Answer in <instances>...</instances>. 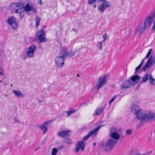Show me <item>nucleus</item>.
Masks as SVG:
<instances>
[{
	"instance_id": "1",
	"label": "nucleus",
	"mask_w": 155,
	"mask_h": 155,
	"mask_svg": "<svg viewBox=\"0 0 155 155\" xmlns=\"http://www.w3.org/2000/svg\"><path fill=\"white\" fill-rule=\"evenodd\" d=\"M131 110L135 114L138 119L142 121H149L155 120V114L151 111L142 113L140 108L135 104H133L131 107Z\"/></svg>"
},
{
	"instance_id": "2",
	"label": "nucleus",
	"mask_w": 155,
	"mask_h": 155,
	"mask_svg": "<svg viewBox=\"0 0 155 155\" xmlns=\"http://www.w3.org/2000/svg\"><path fill=\"white\" fill-rule=\"evenodd\" d=\"M117 140L112 139H109L106 143L102 142L101 145L102 147H106V150L107 151H110L114 147L115 145L117 143Z\"/></svg>"
},
{
	"instance_id": "3",
	"label": "nucleus",
	"mask_w": 155,
	"mask_h": 155,
	"mask_svg": "<svg viewBox=\"0 0 155 155\" xmlns=\"http://www.w3.org/2000/svg\"><path fill=\"white\" fill-rule=\"evenodd\" d=\"M7 22L10 25L12 29L14 30L17 29L18 23L14 16H12L10 18H8L7 20Z\"/></svg>"
},
{
	"instance_id": "4",
	"label": "nucleus",
	"mask_w": 155,
	"mask_h": 155,
	"mask_svg": "<svg viewBox=\"0 0 155 155\" xmlns=\"http://www.w3.org/2000/svg\"><path fill=\"white\" fill-rule=\"evenodd\" d=\"M107 77V75H105L99 78L97 81L98 84L95 87L97 90H99L103 85L106 84Z\"/></svg>"
},
{
	"instance_id": "5",
	"label": "nucleus",
	"mask_w": 155,
	"mask_h": 155,
	"mask_svg": "<svg viewBox=\"0 0 155 155\" xmlns=\"http://www.w3.org/2000/svg\"><path fill=\"white\" fill-rule=\"evenodd\" d=\"M61 52L59 54V56L57 57L55 59V62L56 66L58 68L62 67L64 64V60L65 59V57L61 55Z\"/></svg>"
},
{
	"instance_id": "6",
	"label": "nucleus",
	"mask_w": 155,
	"mask_h": 155,
	"mask_svg": "<svg viewBox=\"0 0 155 155\" xmlns=\"http://www.w3.org/2000/svg\"><path fill=\"white\" fill-rule=\"evenodd\" d=\"M45 27L42 26V28L40 30L37 32V35L39 38V39L41 42H45L46 41V38H45V33L44 29Z\"/></svg>"
},
{
	"instance_id": "7",
	"label": "nucleus",
	"mask_w": 155,
	"mask_h": 155,
	"mask_svg": "<svg viewBox=\"0 0 155 155\" xmlns=\"http://www.w3.org/2000/svg\"><path fill=\"white\" fill-rule=\"evenodd\" d=\"M12 5L15 13H18L20 12H23L24 5L22 3L19 2H14L12 3Z\"/></svg>"
},
{
	"instance_id": "8",
	"label": "nucleus",
	"mask_w": 155,
	"mask_h": 155,
	"mask_svg": "<svg viewBox=\"0 0 155 155\" xmlns=\"http://www.w3.org/2000/svg\"><path fill=\"white\" fill-rule=\"evenodd\" d=\"M111 6V3L109 1H106L99 5L98 7V11L101 13H103L106 8Z\"/></svg>"
},
{
	"instance_id": "9",
	"label": "nucleus",
	"mask_w": 155,
	"mask_h": 155,
	"mask_svg": "<svg viewBox=\"0 0 155 155\" xmlns=\"http://www.w3.org/2000/svg\"><path fill=\"white\" fill-rule=\"evenodd\" d=\"M154 16V15L153 14L148 15L145 20L143 25L144 26L147 28L151 26Z\"/></svg>"
},
{
	"instance_id": "10",
	"label": "nucleus",
	"mask_w": 155,
	"mask_h": 155,
	"mask_svg": "<svg viewBox=\"0 0 155 155\" xmlns=\"http://www.w3.org/2000/svg\"><path fill=\"white\" fill-rule=\"evenodd\" d=\"M61 54H60L61 55H63L65 58H70L73 56L74 54V51H71L68 52L67 49L64 48H63V50H61Z\"/></svg>"
},
{
	"instance_id": "11",
	"label": "nucleus",
	"mask_w": 155,
	"mask_h": 155,
	"mask_svg": "<svg viewBox=\"0 0 155 155\" xmlns=\"http://www.w3.org/2000/svg\"><path fill=\"white\" fill-rule=\"evenodd\" d=\"M85 143L83 141H80L76 143L75 147V152L78 153L81 150L83 151L84 150Z\"/></svg>"
},
{
	"instance_id": "12",
	"label": "nucleus",
	"mask_w": 155,
	"mask_h": 155,
	"mask_svg": "<svg viewBox=\"0 0 155 155\" xmlns=\"http://www.w3.org/2000/svg\"><path fill=\"white\" fill-rule=\"evenodd\" d=\"M23 12L25 11L26 12H28L32 11L33 12L35 13L36 12L35 8L32 5H30L29 3H28L25 6L23 9Z\"/></svg>"
},
{
	"instance_id": "13",
	"label": "nucleus",
	"mask_w": 155,
	"mask_h": 155,
	"mask_svg": "<svg viewBox=\"0 0 155 155\" xmlns=\"http://www.w3.org/2000/svg\"><path fill=\"white\" fill-rule=\"evenodd\" d=\"M135 84L134 82H131V81L129 80L125 81L121 86V89L122 90H125L128 88L130 87L131 86H134Z\"/></svg>"
},
{
	"instance_id": "14",
	"label": "nucleus",
	"mask_w": 155,
	"mask_h": 155,
	"mask_svg": "<svg viewBox=\"0 0 155 155\" xmlns=\"http://www.w3.org/2000/svg\"><path fill=\"white\" fill-rule=\"evenodd\" d=\"M101 127V126H98L97 127L91 130L87 135L82 138V140H87L91 135L95 133L96 131H97Z\"/></svg>"
},
{
	"instance_id": "15",
	"label": "nucleus",
	"mask_w": 155,
	"mask_h": 155,
	"mask_svg": "<svg viewBox=\"0 0 155 155\" xmlns=\"http://www.w3.org/2000/svg\"><path fill=\"white\" fill-rule=\"evenodd\" d=\"M51 122V121H46L43 123L42 125L38 126L39 128H40L41 130L43 131V134H45L46 132L48 130L47 127Z\"/></svg>"
},
{
	"instance_id": "16",
	"label": "nucleus",
	"mask_w": 155,
	"mask_h": 155,
	"mask_svg": "<svg viewBox=\"0 0 155 155\" xmlns=\"http://www.w3.org/2000/svg\"><path fill=\"white\" fill-rule=\"evenodd\" d=\"M111 132L110 133V136L111 138L114 139L118 140L120 138V135L117 133L114 132L116 131L115 128L113 127L110 128Z\"/></svg>"
},
{
	"instance_id": "17",
	"label": "nucleus",
	"mask_w": 155,
	"mask_h": 155,
	"mask_svg": "<svg viewBox=\"0 0 155 155\" xmlns=\"http://www.w3.org/2000/svg\"><path fill=\"white\" fill-rule=\"evenodd\" d=\"M70 132L69 130H63L59 132L58 135L62 138H66L70 136V134H69Z\"/></svg>"
},
{
	"instance_id": "18",
	"label": "nucleus",
	"mask_w": 155,
	"mask_h": 155,
	"mask_svg": "<svg viewBox=\"0 0 155 155\" xmlns=\"http://www.w3.org/2000/svg\"><path fill=\"white\" fill-rule=\"evenodd\" d=\"M153 60L152 59L151 57H150L147 61L145 65L143 68L142 71H146L147 68H149L150 66L153 65Z\"/></svg>"
},
{
	"instance_id": "19",
	"label": "nucleus",
	"mask_w": 155,
	"mask_h": 155,
	"mask_svg": "<svg viewBox=\"0 0 155 155\" xmlns=\"http://www.w3.org/2000/svg\"><path fill=\"white\" fill-rule=\"evenodd\" d=\"M147 28L143 25V27H140L136 29L135 30V33H136L138 31H139V34H140L144 32Z\"/></svg>"
},
{
	"instance_id": "20",
	"label": "nucleus",
	"mask_w": 155,
	"mask_h": 155,
	"mask_svg": "<svg viewBox=\"0 0 155 155\" xmlns=\"http://www.w3.org/2000/svg\"><path fill=\"white\" fill-rule=\"evenodd\" d=\"M13 92L14 94L15 95L17 96L18 97H24V95L22 94L20 91L19 90H14Z\"/></svg>"
},
{
	"instance_id": "21",
	"label": "nucleus",
	"mask_w": 155,
	"mask_h": 155,
	"mask_svg": "<svg viewBox=\"0 0 155 155\" xmlns=\"http://www.w3.org/2000/svg\"><path fill=\"white\" fill-rule=\"evenodd\" d=\"M104 109V107H99L97 108L96 110V114L97 115H99L101 114Z\"/></svg>"
},
{
	"instance_id": "22",
	"label": "nucleus",
	"mask_w": 155,
	"mask_h": 155,
	"mask_svg": "<svg viewBox=\"0 0 155 155\" xmlns=\"http://www.w3.org/2000/svg\"><path fill=\"white\" fill-rule=\"evenodd\" d=\"M131 80L134 83V82L137 80L139 81L140 79V77L138 75H135L130 78Z\"/></svg>"
},
{
	"instance_id": "23",
	"label": "nucleus",
	"mask_w": 155,
	"mask_h": 155,
	"mask_svg": "<svg viewBox=\"0 0 155 155\" xmlns=\"http://www.w3.org/2000/svg\"><path fill=\"white\" fill-rule=\"evenodd\" d=\"M26 54L27 55L28 57L32 58L34 56V53L28 49Z\"/></svg>"
},
{
	"instance_id": "24",
	"label": "nucleus",
	"mask_w": 155,
	"mask_h": 155,
	"mask_svg": "<svg viewBox=\"0 0 155 155\" xmlns=\"http://www.w3.org/2000/svg\"><path fill=\"white\" fill-rule=\"evenodd\" d=\"M28 49L35 53L36 49V47L35 45H32L28 47Z\"/></svg>"
},
{
	"instance_id": "25",
	"label": "nucleus",
	"mask_w": 155,
	"mask_h": 155,
	"mask_svg": "<svg viewBox=\"0 0 155 155\" xmlns=\"http://www.w3.org/2000/svg\"><path fill=\"white\" fill-rule=\"evenodd\" d=\"M35 18L36 20L35 26L36 28H38L39 25V23L40 21L41 20V19L37 16H36Z\"/></svg>"
},
{
	"instance_id": "26",
	"label": "nucleus",
	"mask_w": 155,
	"mask_h": 155,
	"mask_svg": "<svg viewBox=\"0 0 155 155\" xmlns=\"http://www.w3.org/2000/svg\"><path fill=\"white\" fill-rule=\"evenodd\" d=\"M76 111V110H75L74 109H71V110L70 111H66V113L68 114L67 116L68 117L71 114L75 112Z\"/></svg>"
},
{
	"instance_id": "27",
	"label": "nucleus",
	"mask_w": 155,
	"mask_h": 155,
	"mask_svg": "<svg viewBox=\"0 0 155 155\" xmlns=\"http://www.w3.org/2000/svg\"><path fill=\"white\" fill-rule=\"evenodd\" d=\"M149 81L152 84H154V83L155 82V79L152 78V75L151 74L149 75Z\"/></svg>"
},
{
	"instance_id": "28",
	"label": "nucleus",
	"mask_w": 155,
	"mask_h": 155,
	"mask_svg": "<svg viewBox=\"0 0 155 155\" xmlns=\"http://www.w3.org/2000/svg\"><path fill=\"white\" fill-rule=\"evenodd\" d=\"M148 74H146L144 77L142 78V82H144L148 80Z\"/></svg>"
},
{
	"instance_id": "29",
	"label": "nucleus",
	"mask_w": 155,
	"mask_h": 155,
	"mask_svg": "<svg viewBox=\"0 0 155 155\" xmlns=\"http://www.w3.org/2000/svg\"><path fill=\"white\" fill-rule=\"evenodd\" d=\"M65 140H64V142L67 144H69L72 143V141L70 139H68L67 138H65Z\"/></svg>"
},
{
	"instance_id": "30",
	"label": "nucleus",
	"mask_w": 155,
	"mask_h": 155,
	"mask_svg": "<svg viewBox=\"0 0 155 155\" xmlns=\"http://www.w3.org/2000/svg\"><path fill=\"white\" fill-rule=\"evenodd\" d=\"M57 151V148H53L51 152V155H56Z\"/></svg>"
},
{
	"instance_id": "31",
	"label": "nucleus",
	"mask_w": 155,
	"mask_h": 155,
	"mask_svg": "<svg viewBox=\"0 0 155 155\" xmlns=\"http://www.w3.org/2000/svg\"><path fill=\"white\" fill-rule=\"evenodd\" d=\"M103 42L102 41L101 42H98L97 45V47L100 50H101L102 48V45Z\"/></svg>"
},
{
	"instance_id": "32",
	"label": "nucleus",
	"mask_w": 155,
	"mask_h": 155,
	"mask_svg": "<svg viewBox=\"0 0 155 155\" xmlns=\"http://www.w3.org/2000/svg\"><path fill=\"white\" fill-rule=\"evenodd\" d=\"M152 49H150L149 51H148V53H147V55L145 56V58H148L150 56V54L152 51Z\"/></svg>"
},
{
	"instance_id": "33",
	"label": "nucleus",
	"mask_w": 155,
	"mask_h": 155,
	"mask_svg": "<svg viewBox=\"0 0 155 155\" xmlns=\"http://www.w3.org/2000/svg\"><path fill=\"white\" fill-rule=\"evenodd\" d=\"M96 1V0H88V4H92L95 3Z\"/></svg>"
},
{
	"instance_id": "34",
	"label": "nucleus",
	"mask_w": 155,
	"mask_h": 155,
	"mask_svg": "<svg viewBox=\"0 0 155 155\" xmlns=\"http://www.w3.org/2000/svg\"><path fill=\"white\" fill-rule=\"evenodd\" d=\"M0 75H4L3 68L1 66H0Z\"/></svg>"
},
{
	"instance_id": "35",
	"label": "nucleus",
	"mask_w": 155,
	"mask_h": 155,
	"mask_svg": "<svg viewBox=\"0 0 155 155\" xmlns=\"http://www.w3.org/2000/svg\"><path fill=\"white\" fill-rule=\"evenodd\" d=\"M141 67V65L139 64L137 67H136L135 69V73H136L140 69Z\"/></svg>"
},
{
	"instance_id": "36",
	"label": "nucleus",
	"mask_w": 155,
	"mask_h": 155,
	"mask_svg": "<svg viewBox=\"0 0 155 155\" xmlns=\"http://www.w3.org/2000/svg\"><path fill=\"white\" fill-rule=\"evenodd\" d=\"M107 34H104L103 35V38H104V40L102 41L103 42H104L107 39Z\"/></svg>"
},
{
	"instance_id": "37",
	"label": "nucleus",
	"mask_w": 155,
	"mask_h": 155,
	"mask_svg": "<svg viewBox=\"0 0 155 155\" xmlns=\"http://www.w3.org/2000/svg\"><path fill=\"white\" fill-rule=\"evenodd\" d=\"M22 12H20L18 13L19 14L20 16L21 19L23 18L24 16V15L22 13Z\"/></svg>"
},
{
	"instance_id": "38",
	"label": "nucleus",
	"mask_w": 155,
	"mask_h": 155,
	"mask_svg": "<svg viewBox=\"0 0 155 155\" xmlns=\"http://www.w3.org/2000/svg\"><path fill=\"white\" fill-rule=\"evenodd\" d=\"M126 133L128 135H130L132 133L131 130L130 129L127 130L126 131Z\"/></svg>"
},
{
	"instance_id": "39",
	"label": "nucleus",
	"mask_w": 155,
	"mask_h": 155,
	"mask_svg": "<svg viewBox=\"0 0 155 155\" xmlns=\"http://www.w3.org/2000/svg\"><path fill=\"white\" fill-rule=\"evenodd\" d=\"M64 147V146L63 145L58 146L57 149V150H60L62 149Z\"/></svg>"
},
{
	"instance_id": "40",
	"label": "nucleus",
	"mask_w": 155,
	"mask_h": 155,
	"mask_svg": "<svg viewBox=\"0 0 155 155\" xmlns=\"http://www.w3.org/2000/svg\"><path fill=\"white\" fill-rule=\"evenodd\" d=\"M117 97V96L116 95L114 96L110 100H111L113 102Z\"/></svg>"
},
{
	"instance_id": "41",
	"label": "nucleus",
	"mask_w": 155,
	"mask_h": 155,
	"mask_svg": "<svg viewBox=\"0 0 155 155\" xmlns=\"http://www.w3.org/2000/svg\"><path fill=\"white\" fill-rule=\"evenodd\" d=\"M22 58L24 60H25L28 57V56H26L25 55V54H24L22 55Z\"/></svg>"
},
{
	"instance_id": "42",
	"label": "nucleus",
	"mask_w": 155,
	"mask_h": 155,
	"mask_svg": "<svg viewBox=\"0 0 155 155\" xmlns=\"http://www.w3.org/2000/svg\"><path fill=\"white\" fill-rule=\"evenodd\" d=\"M146 58H145V57L142 60L141 63L140 64L142 66V64L144 62Z\"/></svg>"
},
{
	"instance_id": "43",
	"label": "nucleus",
	"mask_w": 155,
	"mask_h": 155,
	"mask_svg": "<svg viewBox=\"0 0 155 155\" xmlns=\"http://www.w3.org/2000/svg\"><path fill=\"white\" fill-rule=\"evenodd\" d=\"M14 121L16 122H18L19 123H20V124H22V122H20V121H19L18 120H17V119L16 118H15L14 119Z\"/></svg>"
},
{
	"instance_id": "44",
	"label": "nucleus",
	"mask_w": 155,
	"mask_h": 155,
	"mask_svg": "<svg viewBox=\"0 0 155 155\" xmlns=\"http://www.w3.org/2000/svg\"><path fill=\"white\" fill-rule=\"evenodd\" d=\"M152 31H155V24H154V25L153 26L152 28Z\"/></svg>"
},
{
	"instance_id": "45",
	"label": "nucleus",
	"mask_w": 155,
	"mask_h": 155,
	"mask_svg": "<svg viewBox=\"0 0 155 155\" xmlns=\"http://www.w3.org/2000/svg\"><path fill=\"white\" fill-rule=\"evenodd\" d=\"M72 31H77V29L75 28H73L72 29Z\"/></svg>"
},
{
	"instance_id": "46",
	"label": "nucleus",
	"mask_w": 155,
	"mask_h": 155,
	"mask_svg": "<svg viewBox=\"0 0 155 155\" xmlns=\"http://www.w3.org/2000/svg\"><path fill=\"white\" fill-rule=\"evenodd\" d=\"M96 143H95V142H94L93 143V146H96Z\"/></svg>"
},
{
	"instance_id": "47",
	"label": "nucleus",
	"mask_w": 155,
	"mask_h": 155,
	"mask_svg": "<svg viewBox=\"0 0 155 155\" xmlns=\"http://www.w3.org/2000/svg\"><path fill=\"white\" fill-rule=\"evenodd\" d=\"M113 102V101H112L111 100H110L109 102V104L110 105Z\"/></svg>"
},
{
	"instance_id": "48",
	"label": "nucleus",
	"mask_w": 155,
	"mask_h": 155,
	"mask_svg": "<svg viewBox=\"0 0 155 155\" xmlns=\"http://www.w3.org/2000/svg\"><path fill=\"white\" fill-rule=\"evenodd\" d=\"M101 1V2H102V1H104V2H105V1L106 0H100Z\"/></svg>"
},
{
	"instance_id": "49",
	"label": "nucleus",
	"mask_w": 155,
	"mask_h": 155,
	"mask_svg": "<svg viewBox=\"0 0 155 155\" xmlns=\"http://www.w3.org/2000/svg\"><path fill=\"white\" fill-rule=\"evenodd\" d=\"M101 1V2H102V1H104V2H105V1L106 0H100Z\"/></svg>"
},
{
	"instance_id": "50",
	"label": "nucleus",
	"mask_w": 155,
	"mask_h": 155,
	"mask_svg": "<svg viewBox=\"0 0 155 155\" xmlns=\"http://www.w3.org/2000/svg\"><path fill=\"white\" fill-rule=\"evenodd\" d=\"M94 8H96V5H94Z\"/></svg>"
},
{
	"instance_id": "51",
	"label": "nucleus",
	"mask_w": 155,
	"mask_h": 155,
	"mask_svg": "<svg viewBox=\"0 0 155 155\" xmlns=\"http://www.w3.org/2000/svg\"><path fill=\"white\" fill-rule=\"evenodd\" d=\"M77 76L78 77H79V74H77Z\"/></svg>"
},
{
	"instance_id": "52",
	"label": "nucleus",
	"mask_w": 155,
	"mask_h": 155,
	"mask_svg": "<svg viewBox=\"0 0 155 155\" xmlns=\"http://www.w3.org/2000/svg\"><path fill=\"white\" fill-rule=\"evenodd\" d=\"M152 153V151H150V153Z\"/></svg>"
},
{
	"instance_id": "53",
	"label": "nucleus",
	"mask_w": 155,
	"mask_h": 155,
	"mask_svg": "<svg viewBox=\"0 0 155 155\" xmlns=\"http://www.w3.org/2000/svg\"><path fill=\"white\" fill-rule=\"evenodd\" d=\"M1 82V80H0V82Z\"/></svg>"
},
{
	"instance_id": "54",
	"label": "nucleus",
	"mask_w": 155,
	"mask_h": 155,
	"mask_svg": "<svg viewBox=\"0 0 155 155\" xmlns=\"http://www.w3.org/2000/svg\"><path fill=\"white\" fill-rule=\"evenodd\" d=\"M124 137V136H122V137Z\"/></svg>"
}]
</instances>
